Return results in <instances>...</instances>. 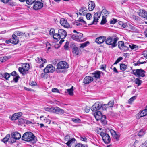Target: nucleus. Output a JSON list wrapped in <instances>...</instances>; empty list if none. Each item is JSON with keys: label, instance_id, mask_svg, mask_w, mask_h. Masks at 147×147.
Masks as SVG:
<instances>
[{"label": "nucleus", "instance_id": "obj_1", "mask_svg": "<svg viewBox=\"0 0 147 147\" xmlns=\"http://www.w3.org/2000/svg\"><path fill=\"white\" fill-rule=\"evenodd\" d=\"M22 139L27 142L31 141L33 143H35L37 141V139L35 138L34 135L31 132L25 133L22 138Z\"/></svg>", "mask_w": 147, "mask_h": 147}, {"label": "nucleus", "instance_id": "obj_2", "mask_svg": "<svg viewBox=\"0 0 147 147\" xmlns=\"http://www.w3.org/2000/svg\"><path fill=\"white\" fill-rule=\"evenodd\" d=\"M119 39L117 36L109 37L106 39L105 43L108 45H111L112 47L113 48L117 46V41Z\"/></svg>", "mask_w": 147, "mask_h": 147}, {"label": "nucleus", "instance_id": "obj_3", "mask_svg": "<svg viewBox=\"0 0 147 147\" xmlns=\"http://www.w3.org/2000/svg\"><path fill=\"white\" fill-rule=\"evenodd\" d=\"M94 115L96 120H100L103 124H106V116L104 115H102L100 111H98L95 112L94 113Z\"/></svg>", "mask_w": 147, "mask_h": 147}, {"label": "nucleus", "instance_id": "obj_4", "mask_svg": "<svg viewBox=\"0 0 147 147\" xmlns=\"http://www.w3.org/2000/svg\"><path fill=\"white\" fill-rule=\"evenodd\" d=\"M29 68V64L28 63H24L22 65L21 67H19L18 70L21 74L24 75L28 73Z\"/></svg>", "mask_w": 147, "mask_h": 147}, {"label": "nucleus", "instance_id": "obj_5", "mask_svg": "<svg viewBox=\"0 0 147 147\" xmlns=\"http://www.w3.org/2000/svg\"><path fill=\"white\" fill-rule=\"evenodd\" d=\"M100 135L102 138L104 142L106 144H108L110 142L111 138L108 134L104 132H101Z\"/></svg>", "mask_w": 147, "mask_h": 147}, {"label": "nucleus", "instance_id": "obj_6", "mask_svg": "<svg viewBox=\"0 0 147 147\" xmlns=\"http://www.w3.org/2000/svg\"><path fill=\"white\" fill-rule=\"evenodd\" d=\"M133 74L138 77H144L145 76V71L144 70L141 69H137L133 70Z\"/></svg>", "mask_w": 147, "mask_h": 147}, {"label": "nucleus", "instance_id": "obj_7", "mask_svg": "<svg viewBox=\"0 0 147 147\" xmlns=\"http://www.w3.org/2000/svg\"><path fill=\"white\" fill-rule=\"evenodd\" d=\"M44 1H35L33 5V9L34 10H37L42 8L43 6Z\"/></svg>", "mask_w": 147, "mask_h": 147}, {"label": "nucleus", "instance_id": "obj_8", "mask_svg": "<svg viewBox=\"0 0 147 147\" xmlns=\"http://www.w3.org/2000/svg\"><path fill=\"white\" fill-rule=\"evenodd\" d=\"M69 67L68 64L65 61H62L59 62L57 65L58 69H63L68 68Z\"/></svg>", "mask_w": 147, "mask_h": 147}, {"label": "nucleus", "instance_id": "obj_9", "mask_svg": "<svg viewBox=\"0 0 147 147\" xmlns=\"http://www.w3.org/2000/svg\"><path fill=\"white\" fill-rule=\"evenodd\" d=\"M54 71L55 68L51 64L47 65L44 69V72L45 74H47L49 72L53 73Z\"/></svg>", "mask_w": 147, "mask_h": 147}, {"label": "nucleus", "instance_id": "obj_10", "mask_svg": "<svg viewBox=\"0 0 147 147\" xmlns=\"http://www.w3.org/2000/svg\"><path fill=\"white\" fill-rule=\"evenodd\" d=\"M102 104L99 102H96L91 107L92 111H95L99 110L101 108Z\"/></svg>", "mask_w": 147, "mask_h": 147}, {"label": "nucleus", "instance_id": "obj_11", "mask_svg": "<svg viewBox=\"0 0 147 147\" xmlns=\"http://www.w3.org/2000/svg\"><path fill=\"white\" fill-rule=\"evenodd\" d=\"M146 115H147V106L146 107L145 109L140 111L136 115V117L137 118L139 119Z\"/></svg>", "mask_w": 147, "mask_h": 147}, {"label": "nucleus", "instance_id": "obj_12", "mask_svg": "<svg viewBox=\"0 0 147 147\" xmlns=\"http://www.w3.org/2000/svg\"><path fill=\"white\" fill-rule=\"evenodd\" d=\"M118 46L120 49L124 51H126L129 49L128 47L125 45L123 41H119L118 42Z\"/></svg>", "mask_w": 147, "mask_h": 147}, {"label": "nucleus", "instance_id": "obj_13", "mask_svg": "<svg viewBox=\"0 0 147 147\" xmlns=\"http://www.w3.org/2000/svg\"><path fill=\"white\" fill-rule=\"evenodd\" d=\"M12 137L10 138V140H11L12 143H14L15 142V141L12 140V139H15V140H18L21 137V135L18 132H15L11 134Z\"/></svg>", "mask_w": 147, "mask_h": 147}, {"label": "nucleus", "instance_id": "obj_14", "mask_svg": "<svg viewBox=\"0 0 147 147\" xmlns=\"http://www.w3.org/2000/svg\"><path fill=\"white\" fill-rule=\"evenodd\" d=\"M22 115L21 112L16 113L13 114L11 116H9V117L11 120H16L18 119Z\"/></svg>", "mask_w": 147, "mask_h": 147}, {"label": "nucleus", "instance_id": "obj_15", "mask_svg": "<svg viewBox=\"0 0 147 147\" xmlns=\"http://www.w3.org/2000/svg\"><path fill=\"white\" fill-rule=\"evenodd\" d=\"M101 16V13H96L94 14V20L92 23L90 25L93 24H96L98 21V19L100 18Z\"/></svg>", "mask_w": 147, "mask_h": 147}, {"label": "nucleus", "instance_id": "obj_16", "mask_svg": "<svg viewBox=\"0 0 147 147\" xmlns=\"http://www.w3.org/2000/svg\"><path fill=\"white\" fill-rule=\"evenodd\" d=\"M58 33L61 39H64L67 36V33L63 29H60L58 30Z\"/></svg>", "mask_w": 147, "mask_h": 147}, {"label": "nucleus", "instance_id": "obj_17", "mask_svg": "<svg viewBox=\"0 0 147 147\" xmlns=\"http://www.w3.org/2000/svg\"><path fill=\"white\" fill-rule=\"evenodd\" d=\"M53 113L58 114H63L65 113L64 111L58 107H54Z\"/></svg>", "mask_w": 147, "mask_h": 147}, {"label": "nucleus", "instance_id": "obj_18", "mask_svg": "<svg viewBox=\"0 0 147 147\" xmlns=\"http://www.w3.org/2000/svg\"><path fill=\"white\" fill-rule=\"evenodd\" d=\"M61 24L63 27L68 28L69 27V24L67 22V20L63 18H62L60 21Z\"/></svg>", "mask_w": 147, "mask_h": 147}, {"label": "nucleus", "instance_id": "obj_19", "mask_svg": "<svg viewBox=\"0 0 147 147\" xmlns=\"http://www.w3.org/2000/svg\"><path fill=\"white\" fill-rule=\"evenodd\" d=\"M93 80L92 77L90 76H86L83 80V83L86 84H88Z\"/></svg>", "mask_w": 147, "mask_h": 147}, {"label": "nucleus", "instance_id": "obj_20", "mask_svg": "<svg viewBox=\"0 0 147 147\" xmlns=\"http://www.w3.org/2000/svg\"><path fill=\"white\" fill-rule=\"evenodd\" d=\"M106 37L104 36H102L97 38L96 39V42L98 44L103 43L105 41V42Z\"/></svg>", "mask_w": 147, "mask_h": 147}, {"label": "nucleus", "instance_id": "obj_21", "mask_svg": "<svg viewBox=\"0 0 147 147\" xmlns=\"http://www.w3.org/2000/svg\"><path fill=\"white\" fill-rule=\"evenodd\" d=\"M76 141L75 139L73 138L71 139L69 141H67L65 143L67 145L68 147H71V146H73L75 144V143Z\"/></svg>", "mask_w": 147, "mask_h": 147}, {"label": "nucleus", "instance_id": "obj_22", "mask_svg": "<svg viewBox=\"0 0 147 147\" xmlns=\"http://www.w3.org/2000/svg\"><path fill=\"white\" fill-rule=\"evenodd\" d=\"M87 11L88 10L86 7H84L79 10V13L81 15H85L87 13Z\"/></svg>", "mask_w": 147, "mask_h": 147}, {"label": "nucleus", "instance_id": "obj_23", "mask_svg": "<svg viewBox=\"0 0 147 147\" xmlns=\"http://www.w3.org/2000/svg\"><path fill=\"white\" fill-rule=\"evenodd\" d=\"M88 9L89 11H92L95 7V4L92 1L89 2L88 3Z\"/></svg>", "mask_w": 147, "mask_h": 147}, {"label": "nucleus", "instance_id": "obj_24", "mask_svg": "<svg viewBox=\"0 0 147 147\" xmlns=\"http://www.w3.org/2000/svg\"><path fill=\"white\" fill-rule=\"evenodd\" d=\"M71 38H72L74 40L79 42H82L83 41H86V38H84L83 39V40H80L79 39V38L78 36L74 34L72 35L71 36Z\"/></svg>", "mask_w": 147, "mask_h": 147}, {"label": "nucleus", "instance_id": "obj_25", "mask_svg": "<svg viewBox=\"0 0 147 147\" xmlns=\"http://www.w3.org/2000/svg\"><path fill=\"white\" fill-rule=\"evenodd\" d=\"M139 15L142 17L145 18L147 16V12L144 10H140L139 11Z\"/></svg>", "mask_w": 147, "mask_h": 147}, {"label": "nucleus", "instance_id": "obj_26", "mask_svg": "<svg viewBox=\"0 0 147 147\" xmlns=\"http://www.w3.org/2000/svg\"><path fill=\"white\" fill-rule=\"evenodd\" d=\"M35 61L36 63H47L46 60L42 58H40L39 57H37Z\"/></svg>", "mask_w": 147, "mask_h": 147}, {"label": "nucleus", "instance_id": "obj_27", "mask_svg": "<svg viewBox=\"0 0 147 147\" xmlns=\"http://www.w3.org/2000/svg\"><path fill=\"white\" fill-rule=\"evenodd\" d=\"M12 39L11 40L12 41V43L13 44H16L18 42V39L17 37L15 34H13L12 35Z\"/></svg>", "mask_w": 147, "mask_h": 147}, {"label": "nucleus", "instance_id": "obj_28", "mask_svg": "<svg viewBox=\"0 0 147 147\" xmlns=\"http://www.w3.org/2000/svg\"><path fill=\"white\" fill-rule=\"evenodd\" d=\"M92 74L93 77L98 79L100 78V77L101 72L99 71H95L94 73Z\"/></svg>", "mask_w": 147, "mask_h": 147}, {"label": "nucleus", "instance_id": "obj_29", "mask_svg": "<svg viewBox=\"0 0 147 147\" xmlns=\"http://www.w3.org/2000/svg\"><path fill=\"white\" fill-rule=\"evenodd\" d=\"M72 52L76 55H78L79 53V49L77 47H75L72 49Z\"/></svg>", "mask_w": 147, "mask_h": 147}, {"label": "nucleus", "instance_id": "obj_30", "mask_svg": "<svg viewBox=\"0 0 147 147\" xmlns=\"http://www.w3.org/2000/svg\"><path fill=\"white\" fill-rule=\"evenodd\" d=\"M73 87L72 86L69 89H68L67 90L65 91V93H68V94L71 95L72 96L73 95L74 93L73 92Z\"/></svg>", "mask_w": 147, "mask_h": 147}, {"label": "nucleus", "instance_id": "obj_31", "mask_svg": "<svg viewBox=\"0 0 147 147\" xmlns=\"http://www.w3.org/2000/svg\"><path fill=\"white\" fill-rule=\"evenodd\" d=\"M10 137V134H7L3 139H1V141L4 143H6L8 141Z\"/></svg>", "mask_w": 147, "mask_h": 147}, {"label": "nucleus", "instance_id": "obj_32", "mask_svg": "<svg viewBox=\"0 0 147 147\" xmlns=\"http://www.w3.org/2000/svg\"><path fill=\"white\" fill-rule=\"evenodd\" d=\"M120 69L122 71H124L127 68V66L126 65L124 64H121L120 65Z\"/></svg>", "mask_w": 147, "mask_h": 147}, {"label": "nucleus", "instance_id": "obj_33", "mask_svg": "<svg viewBox=\"0 0 147 147\" xmlns=\"http://www.w3.org/2000/svg\"><path fill=\"white\" fill-rule=\"evenodd\" d=\"M14 34L18 36H22L24 35L25 33L18 31H15L14 32Z\"/></svg>", "mask_w": 147, "mask_h": 147}, {"label": "nucleus", "instance_id": "obj_34", "mask_svg": "<svg viewBox=\"0 0 147 147\" xmlns=\"http://www.w3.org/2000/svg\"><path fill=\"white\" fill-rule=\"evenodd\" d=\"M89 44V42L88 41H86L84 43L80 44V48H83L86 47Z\"/></svg>", "mask_w": 147, "mask_h": 147}, {"label": "nucleus", "instance_id": "obj_35", "mask_svg": "<svg viewBox=\"0 0 147 147\" xmlns=\"http://www.w3.org/2000/svg\"><path fill=\"white\" fill-rule=\"evenodd\" d=\"M135 84H138V86L140 85L142 82L141 80H140L138 78H136L135 79Z\"/></svg>", "mask_w": 147, "mask_h": 147}, {"label": "nucleus", "instance_id": "obj_36", "mask_svg": "<svg viewBox=\"0 0 147 147\" xmlns=\"http://www.w3.org/2000/svg\"><path fill=\"white\" fill-rule=\"evenodd\" d=\"M53 37L54 39L58 40L61 39L59 36V33H55L53 35Z\"/></svg>", "mask_w": 147, "mask_h": 147}, {"label": "nucleus", "instance_id": "obj_37", "mask_svg": "<svg viewBox=\"0 0 147 147\" xmlns=\"http://www.w3.org/2000/svg\"><path fill=\"white\" fill-rule=\"evenodd\" d=\"M53 109H54L53 107H52L51 108L47 107L45 108V109L46 111L53 112V110H54Z\"/></svg>", "mask_w": 147, "mask_h": 147}, {"label": "nucleus", "instance_id": "obj_38", "mask_svg": "<svg viewBox=\"0 0 147 147\" xmlns=\"http://www.w3.org/2000/svg\"><path fill=\"white\" fill-rule=\"evenodd\" d=\"M145 132L143 130L141 129L138 133V135L139 136L142 137L145 134Z\"/></svg>", "mask_w": 147, "mask_h": 147}, {"label": "nucleus", "instance_id": "obj_39", "mask_svg": "<svg viewBox=\"0 0 147 147\" xmlns=\"http://www.w3.org/2000/svg\"><path fill=\"white\" fill-rule=\"evenodd\" d=\"M36 0H26V2L28 5H31L34 3Z\"/></svg>", "mask_w": 147, "mask_h": 147}, {"label": "nucleus", "instance_id": "obj_40", "mask_svg": "<svg viewBox=\"0 0 147 147\" xmlns=\"http://www.w3.org/2000/svg\"><path fill=\"white\" fill-rule=\"evenodd\" d=\"M72 121L75 123H79L81 122L80 120L78 118H73Z\"/></svg>", "mask_w": 147, "mask_h": 147}, {"label": "nucleus", "instance_id": "obj_41", "mask_svg": "<svg viewBox=\"0 0 147 147\" xmlns=\"http://www.w3.org/2000/svg\"><path fill=\"white\" fill-rule=\"evenodd\" d=\"M107 22L106 18L104 16H102V18L100 22L101 24H105Z\"/></svg>", "mask_w": 147, "mask_h": 147}, {"label": "nucleus", "instance_id": "obj_42", "mask_svg": "<svg viewBox=\"0 0 147 147\" xmlns=\"http://www.w3.org/2000/svg\"><path fill=\"white\" fill-rule=\"evenodd\" d=\"M136 96H134L131 98L129 100H128V102L129 104H131L133 101H134V100L136 99Z\"/></svg>", "mask_w": 147, "mask_h": 147}, {"label": "nucleus", "instance_id": "obj_43", "mask_svg": "<svg viewBox=\"0 0 147 147\" xmlns=\"http://www.w3.org/2000/svg\"><path fill=\"white\" fill-rule=\"evenodd\" d=\"M34 121H31L29 120H25L24 123H26L27 124H30L34 123Z\"/></svg>", "mask_w": 147, "mask_h": 147}, {"label": "nucleus", "instance_id": "obj_44", "mask_svg": "<svg viewBox=\"0 0 147 147\" xmlns=\"http://www.w3.org/2000/svg\"><path fill=\"white\" fill-rule=\"evenodd\" d=\"M20 78V77L18 75H16L15 77H14L13 80V81L15 82H18V79Z\"/></svg>", "mask_w": 147, "mask_h": 147}, {"label": "nucleus", "instance_id": "obj_45", "mask_svg": "<svg viewBox=\"0 0 147 147\" xmlns=\"http://www.w3.org/2000/svg\"><path fill=\"white\" fill-rule=\"evenodd\" d=\"M10 76L9 74L6 73L4 74V77L6 79H7Z\"/></svg>", "mask_w": 147, "mask_h": 147}, {"label": "nucleus", "instance_id": "obj_46", "mask_svg": "<svg viewBox=\"0 0 147 147\" xmlns=\"http://www.w3.org/2000/svg\"><path fill=\"white\" fill-rule=\"evenodd\" d=\"M101 108L103 110H106V109L108 108V105L106 104H104L103 105L102 104V107Z\"/></svg>", "mask_w": 147, "mask_h": 147}, {"label": "nucleus", "instance_id": "obj_47", "mask_svg": "<svg viewBox=\"0 0 147 147\" xmlns=\"http://www.w3.org/2000/svg\"><path fill=\"white\" fill-rule=\"evenodd\" d=\"M70 136L69 135H67L64 137V139L65 141H68L71 139L70 138Z\"/></svg>", "mask_w": 147, "mask_h": 147}, {"label": "nucleus", "instance_id": "obj_48", "mask_svg": "<svg viewBox=\"0 0 147 147\" xmlns=\"http://www.w3.org/2000/svg\"><path fill=\"white\" fill-rule=\"evenodd\" d=\"M123 58L122 57H119L115 61L114 64H117L119 62H120L121 60H122Z\"/></svg>", "mask_w": 147, "mask_h": 147}, {"label": "nucleus", "instance_id": "obj_49", "mask_svg": "<svg viewBox=\"0 0 147 147\" xmlns=\"http://www.w3.org/2000/svg\"><path fill=\"white\" fill-rule=\"evenodd\" d=\"M107 105H108V107H112L114 105V102L113 101H110Z\"/></svg>", "mask_w": 147, "mask_h": 147}, {"label": "nucleus", "instance_id": "obj_50", "mask_svg": "<svg viewBox=\"0 0 147 147\" xmlns=\"http://www.w3.org/2000/svg\"><path fill=\"white\" fill-rule=\"evenodd\" d=\"M6 57H4L0 58V63L5 62L6 61Z\"/></svg>", "mask_w": 147, "mask_h": 147}, {"label": "nucleus", "instance_id": "obj_51", "mask_svg": "<svg viewBox=\"0 0 147 147\" xmlns=\"http://www.w3.org/2000/svg\"><path fill=\"white\" fill-rule=\"evenodd\" d=\"M129 47L132 49H134L138 47L136 45L133 44H131V45H129Z\"/></svg>", "mask_w": 147, "mask_h": 147}, {"label": "nucleus", "instance_id": "obj_52", "mask_svg": "<svg viewBox=\"0 0 147 147\" xmlns=\"http://www.w3.org/2000/svg\"><path fill=\"white\" fill-rule=\"evenodd\" d=\"M80 139L82 141H84L86 142L87 138L84 136H81Z\"/></svg>", "mask_w": 147, "mask_h": 147}, {"label": "nucleus", "instance_id": "obj_53", "mask_svg": "<svg viewBox=\"0 0 147 147\" xmlns=\"http://www.w3.org/2000/svg\"><path fill=\"white\" fill-rule=\"evenodd\" d=\"M75 147H86L83 144H81L78 143L75 146Z\"/></svg>", "mask_w": 147, "mask_h": 147}, {"label": "nucleus", "instance_id": "obj_54", "mask_svg": "<svg viewBox=\"0 0 147 147\" xmlns=\"http://www.w3.org/2000/svg\"><path fill=\"white\" fill-rule=\"evenodd\" d=\"M113 137H114V138L115 139L117 140L118 141L119 140V135L117 134H116L114 135V136H113Z\"/></svg>", "mask_w": 147, "mask_h": 147}, {"label": "nucleus", "instance_id": "obj_55", "mask_svg": "<svg viewBox=\"0 0 147 147\" xmlns=\"http://www.w3.org/2000/svg\"><path fill=\"white\" fill-rule=\"evenodd\" d=\"M92 17L91 14L90 13H86V17L88 20H89Z\"/></svg>", "mask_w": 147, "mask_h": 147}, {"label": "nucleus", "instance_id": "obj_56", "mask_svg": "<svg viewBox=\"0 0 147 147\" xmlns=\"http://www.w3.org/2000/svg\"><path fill=\"white\" fill-rule=\"evenodd\" d=\"M52 91L53 92L60 93L59 90L57 88H54L52 89Z\"/></svg>", "mask_w": 147, "mask_h": 147}, {"label": "nucleus", "instance_id": "obj_57", "mask_svg": "<svg viewBox=\"0 0 147 147\" xmlns=\"http://www.w3.org/2000/svg\"><path fill=\"white\" fill-rule=\"evenodd\" d=\"M55 32V30L53 29H51L49 31V34L51 35H53Z\"/></svg>", "mask_w": 147, "mask_h": 147}, {"label": "nucleus", "instance_id": "obj_58", "mask_svg": "<svg viewBox=\"0 0 147 147\" xmlns=\"http://www.w3.org/2000/svg\"><path fill=\"white\" fill-rule=\"evenodd\" d=\"M102 12L106 15V16H107V15L108 14V11L106 9H103Z\"/></svg>", "mask_w": 147, "mask_h": 147}, {"label": "nucleus", "instance_id": "obj_59", "mask_svg": "<svg viewBox=\"0 0 147 147\" xmlns=\"http://www.w3.org/2000/svg\"><path fill=\"white\" fill-rule=\"evenodd\" d=\"M141 147H147V140H146L145 143L142 144Z\"/></svg>", "mask_w": 147, "mask_h": 147}, {"label": "nucleus", "instance_id": "obj_60", "mask_svg": "<svg viewBox=\"0 0 147 147\" xmlns=\"http://www.w3.org/2000/svg\"><path fill=\"white\" fill-rule=\"evenodd\" d=\"M69 45V42H67L65 45L64 46V47L65 49L67 50L68 47V45Z\"/></svg>", "mask_w": 147, "mask_h": 147}, {"label": "nucleus", "instance_id": "obj_61", "mask_svg": "<svg viewBox=\"0 0 147 147\" xmlns=\"http://www.w3.org/2000/svg\"><path fill=\"white\" fill-rule=\"evenodd\" d=\"M46 47L48 49H49L51 48V45L50 44L49 42H47L46 43Z\"/></svg>", "mask_w": 147, "mask_h": 147}, {"label": "nucleus", "instance_id": "obj_62", "mask_svg": "<svg viewBox=\"0 0 147 147\" xmlns=\"http://www.w3.org/2000/svg\"><path fill=\"white\" fill-rule=\"evenodd\" d=\"M117 22V20L115 19H113V20H111L110 21V23L111 24H115Z\"/></svg>", "mask_w": 147, "mask_h": 147}, {"label": "nucleus", "instance_id": "obj_63", "mask_svg": "<svg viewBox=\"0 0 147 147\" xmlns=\"http://www.w3.org/2000/svg\"><path fill=\"white\" fill-rule=\"evenodd\" d=\"M106 67V65H101L100 66V69L103 70L105 71Z\"/></svg>", "mask_w": 147, "mask_h": 147}, {"label": "nucleus", "instance_id": "obj_64", "mask_svg": "<svg viewBox=\"0 0 147 147\" xmlns=\"http://www.w3.org/2000/svg\"><path fill=\"white\" fill-rule=\"evenodd\" d=\"M143 55L144 57L147 58V51H144L143 53Z\"/></svg>", "mask_w": 147, "mask_h": 147}]
</instances>
